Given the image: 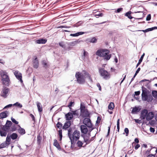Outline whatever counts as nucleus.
<instances>
[{"label": "nucleus", "instance_id": "33", "mask_svg": "<svg viewBox=\"0 0 157 157\" xmlns=\"http://www.w3.org/2000/svg\"><path fill=\"white\" fill-rule=\"evenodd\" d=\"M12 124V123L10 121L7 120L6 124V127H3L2 128H9Z\"/></svg>", "mask_w": 157, "mask_h": 157}, {"label": "nucleus", "instance_id": "5", "mask_svg": "<svg viewBox=\"0 0 157 157\" xmlns=\"http://www.w3.org/2000/svg\"><path fill=\"white\" fill-rule=\"evenodd\" d=\"M16 128H0V134L1 136H6L7 133L10 134L15 131Z\"/></svg>", "mask_w": 157, "mask_h": 157}, {"label": "nucleus", "instance_id": "47", "mask_svg": "<svg viewBox=\"0 0 157 157\" xmlns=\"http://www.w3.org/2000/svg\"><path fill=\"white\" fill-rule=\"evenodd\" d=\"M11 120L12 122L15 123V124H18V122L16 121L15 119L13 118V117H11Z\"/></svg>", "mask_w": 157, "mask_h": 157}, {"label": "nucleus", "instance_id": "63", "mask_svg": "<svg viewBox=\"0 0 157 157\" xmlns=\"http://www.w3.org/2000/svg\"><path fill=\"white\" fill-rule=\"evenodd\" d=\"M95 136H93V137H91L90 138V143L92 141H93L94 139H95Z\"/></svg>", "mask_w": 157, "mask_h": 157}, {"label": "nucleus", "instance_id": "15", "mask_svg": "<svg viewBox=\"0 0 157 157\" xmlns=\"http://www.w3.org/2000/svg\"><path fill=\"white\" fill-rule=\"evenodd\" d=\"M47 41V40L46 39L42 38L36 40L35 42L38 44H45Z\"/></svg>", "mask_w": 157, "mask_h": 157}, {"label": "nucleus", "instance_id": "29", "mask_svg": "<svg viewBox=\"0 0 157 157\" xmlns=\"http://www.w3.org/2000/svg\"><path fill=\"white\" fill-rule=\"evenodd\" d=\"M10 137L11 139L13 140H14L17 139L18 137V135L17 134L15 133H13L10 135Z\"/></svg>", "mask_w": 157, "mask_h": 157}, {"label": "nucleus", "instance_id": "40", "mask_svg": "<svg viewBox=\"0 0 157 157\" xmlns=\"http://www.w3.org/2000/svg\"><path fill=\"white\" fill-rule=\"evenodd\" d=\"M152 96L155 98H157V91L156 90H153L152 92Z\"/></svg>", "mask_w": 157, "mask_h": 157}, {"label": "nucleus", "instance_id": "16", "mask_svg": "<svg viewBox=\"0 0 157 157\" xmlns=\"http://www.w3.org/2000/svg\"><path fill=\"white\" fill-rule=\"evenodd\" d=\"M33 67L35 68H37L39 66V62L37 58L36 57L33 61Z\"/></svg>", "mask_w": 157, "mask_h": 157}, {"label": "nucleus", "instance_id": "34", "mask_svg": "<svg viewBox=\"0 0 157 157\" xmlns=\"http://www.w3.org/2000/svg\"><path fill=\"white\" fill-rule=\"evenodd\" d=\"M156 121L154 120H151L149 121V124L152 127L154 126L156 124Z\"/></svg>", "mask_w": 157, "mask_h": 157}, {"label": "nucleus", "instance_id": "12", "mask_svg": "<svg viewBox=\"0 0 157 157\" xmlns=\"http://www.w3.org/2000/svg\"><path fill=\"white\" fill-rule=\"evenodd\" d=\"M148 111L146 109L143 110L141 113L140 118L142 119H145L146 118Z\"/></svg>", "mask_w": 157, "mask_h": 157}, {"label": "nucleus", "instance_id": "55", "mask_svg": "<svg viewBox=\"0 0 157 157\" xmlns=\"http://www.w3.org/2000/svg\"><path fill=\"white\" fill-rule=\"evenodd\" d=\"M142 92H144L145 93H147L146 90L147 89L145 88L143 86H142Z\"/></svg>", "mask_w": 157, "mask_h": 157}, {"label": "nucleus", "instance_id": "31", "mask_svg": "<svg viewBox=\"0 0 157 157\" xmlns=\"http://www.w3.org/2000/svg\"><path fill=\"white\" fill-rule=\"evenodd\" d=\"M114 107V104L113 102H110L108 108L109 110H112Z\"/></svg>", "mask_w": 157, "mask_h": 157}, {"label": "nucleus", "instance_id": "21", "mask_svg": "<svg viewBox=\"0 0 157 157\" xmlns=\"http://www.w3.org/2000/svg\"><path fill=\"white\" fill-rule=\"evenodd\" d=\"M155 29H157V27L155 26L151 28L147 29L144 30H139L138 31H143L144 33H146Z\"/></svg>", "mask_w": 157, "mask_h": 157}, {"label": "nucleus", "instance_id": "51", "mask_svg": "<svg viewBox=\"0 0 157 157\" xmlns=\"http://www.w3.org/2000/svg\"><path fill=\"white\" fill-rule=\"evenodd\" d=\"M103 16V14L102 13H100L98 14H95L94 16L95 17L98 18L99 17H102Z\"/></svg>", "mask_w": 157, "mask_h": 157}, {"label": "nucleus", "instance_id": "46", "mask_svg": "<svg viewBox=\"0 0 157 157\" xmlns=\"http://www.w3.org/2000/svg\"><path fill=\"white\" fill-rule=\"evenodd\" d=\"M72 114L73 115H76L77 116H78L79 115V114L78 113L77 110H75V111H72Z\"/></svg>", "mask_w": 157, "mask_h": 157}, {"label": "nucleus", "instance_id": "13", "mask_svg": "<svg viewBox=\"0 0 157 157\" xmlns=\"http://www.w3.org/2000/svg\"><path fill=\"white\" fill-rule=\"evenodd\" d=\"M77 143H76V145L79 148H81L82 147H84L86 145L85 144L83 146L84 143V142L83 141H82L81 140H78L77 141H76Z\"/></svg>", "mask_w": 157, "mask_h": 157}, {"label": "nucleus", "instance_id": "56", "mask_svg": "<svg viewBox=\"0 0 157 157\" xmlns=\"http://www.w3.org/2000/svg\"><path fill=\"white\" fill-rule=\"evenodd\" d=\"M140 145L139 144H136L135 147V150L137 149L140 147Z\"/></svg>", "mask_w": 157, "mask_h": 157}, {"label": "nucleus", "instance_id": "7", "mask_svg": "<svg viewBox=\"0 0 157 157\" xmlns=\"http://www.w3.org/2000/svg\"><path fill=\"white\" fill-rule=\"evenodd\" d=\"M83 123L85 125H82L80 128H86V126L88 128H92V124L91 123L90 119L87 117L85 118L83 121Z\"/></svg>", "mask_w": 157, "mask_h": 157}, {"label": "nucleus", "instance_id": "6", "mask_svg": "<svg viewBox=\"0 0 157 157\" xmlns=\"http://www.w3.org/2000/svg\"><path fill=\"white\" fill-rule=\"evenodd\" d=\"M100 75L104 79H107L110 78V74L107 71L102 67L98 69Z\"/></svg>", "mask_w": 157, "mask_h": 157}, {"label": "nucleus", "instance_id": "30", "mask_svg": "<svg viewBox=\"0 0 157 157\" xmlns=\"http://www.w3.org/2000/svg\"><path fill=\"white\" fill-rule=\"evenodd\" d=\"M145 54L144 53L141 56L140 59L139 60V62L138 63H137L136 65V67H137L141 63V62H142L143 59L144 57V56Z\"/></svg>", "mask_w": 157, "mask_h": 157}, {"label": "nucleus", "instance_id": "3", "mask_svg": "<svg viewBox=\"0 0 157 157\" xmlns=\"http://www.w3.org/2000/svg\"><path fill=\"white\" fill-rule=\"evenodd\" d=\"M2 84L5 86H9L10 85V81L7 73L3 71L1 74Z\"/></svg>", "mask_w": 157, "mask_h": 157}, {"label": "nucleus", "instance_id": "60", "mask_svg": "<svg viewBox=\"0 0 157 157\" xmlns=\"http://www.w3.org/2000/svg\"><path fill=\"white\" fill-rule=\"evenodd\" d=\"M12 105H13L11 104L8 105H7L6 106H5L4 107V109L6 108H7L11 107L12 106Z\"/></svg>", "mask_w": 157, "mask_h": 157}, {"label": "nucleus", "instance_id": "49", "mask_svg": "<svg viewBox=\"0 0 157 157\" xmlns=\"http://www.w3.org/2000/svg\"><path fill=\"white\" fill-rule=\"evenodd\" d=\"M57 128H62L63 124L60 122H58L56 124Z\"/></svg>", "mask_w": 157, "mask_h": 157}, {"label": "nucleus", "instance_id": "44", "mask_svg": "<svg viewBox=\"0 0 157 157\" xmlns=\"http://www.w3.org/2000/svg\"><path fill=\"white\" fill-rule=\"evenodd\" d=\"M59 45L63 48H65V46L63 42L61 41L59 43Z\"/></svg>", "mask_w": 157, "mask_h": 157}, {"label": "nucleus", "instance_id": "38", "mask_svg": "<svg viewBox=\"0 0 157 157\" xmlns=\"http://www.w3.org/2000/svg\"><path fill=\"white\" fill-rule=\"evenodd\" d=\"M58 135L59 137V140H61L63 136L62 135V131L61 130H59L58 131Z\"/></svg>", "mask_w": 157, "mask_h": 157}, {"label": "nucleus", "instance_id": "53", "mask_svg": "<svg viewBox=\"0 0 157 157\" xmlns=\"http://www.w3.org/2000/svg\"><path fill=\"white\" fill-rule=\"evenodd\" d=\"M151 19V15L150 14H148L146 17V20L148 21L150 20Z\"/></svg>", "mask_w": 157, "mask_h": 157}, {"label": "nucleus", "instance_id": "37", "mask_svg": "<svg viewBox=\"0 0 157 157\" xmlns=\"http://www.w3.org/2000/svg\"><path fill=\"white\" fill-rule=\"evenodd\" d=\"M101 117L98 116L97 117V119L96 121L95 125L97 126L98 124H99L101 122Z\"/></svg>", "mask_w": 157, "mask_h": 157}, {"label": "nucleus", "instance_id": "25", "mask_svg": "<svg viewBox=\"0 0 157 157\" xmlns=\"http://www.w3.org/2000/svg\"><path fill=\"white\" fill-rule=\"evenodd\" d=\"M72 122L70 121H66L65 123L64 126L62 128H69Z\"/></svg>", "mask_w": 157, "mask_h": 157}, {"label": "nucleus", "instance_id": "41", "mask_svg": "<svg viewBox=\"0 0 157 157\" xmlns=\"http://www.w3.org/2000/svg\"><path fill=\"white\" fill-rule=\"evenodd\" d=\"M7 146V145L4 142L0 144V149L1 148H3Z\"/></svg>", "mask_w": 157, "mask_h": 157}, {"label": "nucleus", "instance_id": "20", "mask_svg": "<svg viewBox=\"0 0 157 157\" xmlns=\"http://www.w3.org/2000/svg\"><path fill=\"white\" fill-rule=\"evenodd\" d=\"M36 103L38 112L39 113H41L43 110L42 106L41 104L38 101H37Z\"/></svg>", "mask_w": 157, "mask_h": 157}, {"label": "nucleus", "instance_id": "8", "mask_svg": "<svg viewBox=\"0 0 157 157\" xmlns=\"http://www.w3.org/2000/svg\"><path fill=\"white\" fill-rule=\"evenodd\" d=\"M109 51L107 49L99 50L97 51L96 55L99 56L104 57L106 55L109 54Z\"/></svg>", "mask_w": 157, "mask_h": 157}, {"label": "nucleus", "instance_id": "18", "mask_svg": "<svg viewBox=\"0 0 157 157\" xmlns=\"http://www.w3.org/2000/svg\"><path fill=\"white\" fill-rule=\"evenodd\" d=\"M8 112L6 111L0 113V119H3L6 117H7V114Z\"/></svg>", "mask_w": 157, "mask_h": 157}, {"label": "nucleus", "instance_id": "22", "mask_svg": "<svg viewBox=\"0 0 157 157\" xmlns=\"http://www.w3.org/2000/svg\"><path fill=\"white\" fill-rule=\"evenodd\" d=\"M86 41L88 42L95 43L97 41V39L95 37L90 38L87 39Z\"/></svg>", "mask_w": 157, "mask_h": 157}, {"label": "nucleus", "instance_id": "50", "mask_svg": "<svg viewBox=\"0 0 157 157\" xmlns=\"http://www.w3.org/2000/svg\"><path fill=\"white\" fill-rule=\"evenodd\" d=\"M125 132L126 133V136H128L129 133V130L128 128H125L124 130Z\"/></svg>", "mask_w": 157, "mask_h": 157}, {"label": "nucleus", "instance_id": "35", "mask_svg": "<svg viewBox=\"0 0 157 157\" xmlns=\"http://www.w3.org/2000/svg\"><path fill=\"white\" fill-rule=\"evenodd\" d=\"M139 111V110L138 108L135 107L133 108L132 111V113L133 114H135Z\"/></svg>", "mask_w": 157, "mask_h": 157}, {"label": "nucleus", "instance_id": "11", "mask_svg": "<svg viewBox=\"0 0 157 157\" xmlns=\"http://www.w3.org/2000/svg\"><path fill=\"white\" fill-rule=\"evenodd\" d=\"M14 75L20 81L21 83H23L22 80V75L21 74L17 71H16L14 72Z\"/></svg>", "mask_w": 157, "mask_h": 157}, {"label": "nucleus", "instance_id": "54", "mask_svg": "<svg viewBox=\"0 0 157 157\" xmlns=\"http://www.w3.org/2000/svg\"><path fill=\"white\" fill-rule=\"evenodd\" d=\"M148 101H151L153 100V97L151 95H149L148 96Z\"/></svg>", "mask_w": 157, "mask_h": 157}, {"label": "nucleus", "instance_id": "39", "mask_svg": "<svg viewBox=\"0 0 157 157\" xmlns=\"http://www.w3.org/2000/svg\"><path fill=\"white\" fill-rule=\"evenodd\" d=\"M13 106H17L20 108H21L22 107V104L19 103L18 102H17L13 105Z\"/></svg>", "mask_w": 157, "mask_h": 157}, {"label": "nucleus", "instance_id": "42", "mask_svg": "<svg viewBox=\"0 0 157 157\" xmlns=\"http://www.w3.org/2000/svg\"><path fill=\"white\" fill-rule=\"evenodd\" d=\"M104 59H106V60H109L111 57V55L109 54L106 55L104 57Z\"/></svg>", "mask_w": 157, "mask_h": 157}, {"label": "nucleus", "instance_id": "64", "mask_svg": "<svg viewBox=\"0 0 157 157\" xmlns=\"http://www.w3.org/2000/svg\"><path fill=\"white\" fill-rule=\"evenodd\" d=\"M149 130L151 132H154L155 131V128H150Z\"/></svg>", "mask_w": 157, "mask_h": 157}, {"label": "nucleus", "instance_id": "26", "mask_svg": "<svg viewBox=\"0 0 157 157\" xmlns=\"http://www.w3.org/2000/svg\"><path fill=\"white\" fill-rule=\"evenodd\" d=\"M10 134H9V133L8 134L6 138V140L5 141V143L7 145H9L10 143V141L11 140V137L10 135Z\"/></svg>", "mask_w": 157, "mask_h": 157}, {"label": "nucleus", "instance_id": "14", "mask_svg": "<svg viewBox=\"0 0 157 157\" xmlns=\"http://www.w3.org/2000/svg\"><path fill=\"white\" fill-rule=\"evenodd\" d=\"M154 117V114L152 112L148 113L146 117V119L147 121H149L152 119Z\"/></svg>", "mask_w": 157, "mask_h": 157}, {"label": "nucleus", "instance_id": "62", "mask_svg": "<svg viewBox=\"0 0 157 157\" xmlns=\"http://www.w3.org/2000/svg\"><path fill=\"white\" fill-rule=\"evenodd\" d=\"M42 64L44 67H45L47 65V63L44 60L42 61Z\"/></svg>", "mask_w": 157, "mask_h": 157}, {"label": "nucleus", "instance_id": "59", "mask_svg": "<svg viewBox=\"0 0 157 157\" xmlns=\"http://www.w3.org/2000/svg\"><path fill=\"white\" fill-rule=\"evenodd\" d=\"M31 117L33 121L35 120V118L34 115L32 114H30L29 115Z\"/></svg>", "mask_w": 157, "mask_h": 157}, {"label": "nucleus", "instance_id": "27", "mask_svg": "<svg viewBox=\"0 0 157 157\" xmlns=\"http://www.w3.org/2000/svg\"><path fill=\"white\" fill-rule=\"evenodd\" d=\"M82 72H84V75L85 76H86L90 80V82H93V80L89 73L85 71H83Z\"/></svg>", "mask_w": 157, "mask_h": 157}, {"label": "nucleus", "instance_id": "61", "mask_svg": "<svg viewBox=\"0 0 157 157\" xmlns=\"http://www.w3.org/2000/svg\"><path fill=\"white\" fill-rule=\"evenodd\" d=\"M97 86L98 87V88H99V90L101 91V86L100 84L99 83H98L97 84Z\"/></svg>", "mask_w": 157, "mask_h": 157}, {"label": "nucleus", "instance_id": "48", "mask_svg": "<svg viewBox=\"0 0 157 157\" xmlns=\"http://www.w3.org/2000/svg\"><path fill=\"white\" fill-rule=\"evenodd\" d=\"M123 8H118L117 10L115 11V12L116 13H119L121 12L123 10Z\"/></svg>", "mask_w": 157, "mask_h": 157}, {"label": "nucleus", "instance_id": "17", "mask_svg": "<svg viewBox=\"0 0 157 157\" xmlns=\"http://www.w3.org/2000/svg\"><path fill=\"white\" fill-rule=\"evenodd\" d=\"M65 117L66 120L70 121L72 119L73 115L71 113L69 112L65 115Z\"/></svg>", "mask_w": 157, "mask_h": 157}, {"label": "nucleus", "instance_id": "23", "mask_svg": "<svg viewBox=\"0 0 157 157\" xmlns=\"http://www.w3.org/2000/svg\"><path fill=\"white\" fill-rule=\"evenodd\" d=\"M53 145L55 146L58 150H61V147L57 140L56 139H55L54 140Z\"/></svg>", "mask_w": 157, "mask_h": 157}, {"label": "nucleus", "instance_id": "2", "mask_svg": "<svg viewBox=\"0 0 157 157\" xmlns=\"http://www.w3.org/2000/svg\"><path fill=\"white\" fill-rule=\"evenodd\" d=\"M80 109V113L79 118H83L90 117V113L83 103H81Z\"/></svg>", "mask_w": 157, "mask_h": 157}, {"label": "nucleus", "instance_id": "43", "mask_svg": "<svg viewBox=\"0 0 157 157\" xmlns=\"http://www.w3.org/2000/svg\"><path fill=\"white\" fill-rule=\"evenodd\" d=\"M88 53L85 50H84V52L83 55L82 56V57L83 59H84L85 58V57L88 56Z\"/></svg>", "mask_w": 157, "mask_h": 157}, {"label": "nucleus", "instance_id": "58", "mask_svg": "<svg viewBox=\"0 0 157 157\" xmlns=\"http://www.w3.org/2000/svg\"><path fill=\"white\" fill-rule=\"evenodd\" d=\"M140 94V91H135V95L136 96H138V95H139Z\"/></svg>", "mask_w": 157, "mask_h": 157}, {"label": "nucleus", "instance_id": "19", "mask_svg": "<svg viewBox=\"0 0 157 157\" xmlns=\"http://www.w3.org/2000/svg\"><path fill=\"white\" fill-rule=\"evenodd\" d=\"M94 128H91L90 130H89V131L88 130V128H81V132L82 133V134L86 135L87 134L88 132L90 131H91L94 129Z\"/></svg>", "mask_w": 157, "mask_h": 157}, {"label": "nucleus", "instance_id": "28", "mask_svg": "<svg viewBox=\"0 0 157 157\" xmlns=\"http://www.w3.org/2000/svg\"><path fill=\"white\" fill-rule=\"evenodd\" d=\"M85 33L84 32H79L74 34H71L70 36H77Z\"/></svg>", "mask_w": 157, "mask_h": 157}, {"label": "nucleus", "instance_id": "36", "mask_svg": "<svg viewBox=\"0 0 157 157\" xmlns=\"http://www.w3.org/2000/svg\"><path fill=\"white\" fill-rule=\"evenodd\" d=\"M131 13V11L128 12L125 14V16L127 17L129 19H132L133 18V17H132L130 15Z\"/></svg>", "mask_w": 157, "mask_h": 157}, {"label": "nucleus", "instance_id": "4", "mask_svg": "<svg viewBox=\"0 0 157 157\" xmlns=\"http://www.w3.org/2000/svg\"><path fill=\"white\" fill-rule=\"evenodd\" d=\"M80 73L79 72H77L76 73L75 76L77 79V82L80 84H83L85 82V78L84 74Z\"/></svg>", "mask_w": 157, "mask_h": 157}, {"label": "nucleus", "instance_id": "1", "mask_svg": "<svg viewBox=\"0 0 157 157\" xmlns=\"http://www.w3.org/2000/svg\"><path fill=\"white\" fill-rule=\"evenodd\" d=\"M68 135L71 140V144L76 143L79 140L80 137V132L79 131L75 130L72 132V128H69L68 130Z\"/></svg>", "mask_w": 157, "mask_h": 157}, {"label": "nucleus", "instance_id": "52", "mask_svg": "<svg viewBox=\"0 0 157 157\" xmlns=\"http://www.w3.org/2000/svg\"><path fill=\"white\" fill-rule=\"evenodd\" d=\"M74 103V102L71 101L67 105V107H69L70 109H71V107L72 106V104Z\"/></svg>", "mask_w": 157, "mask_h": 157}, {"label": "nucleus", "instance_id": "57", "mask_svg": "<svg viewBox=\"0 0 157 157\" xmlns=\"http://www.w3.org/2000/svg\"><path fill=\"white\" fill-rule=\"evenodd\" d=\"M117 128H120V119L117 120Z\"/></svg>", "mask_w": 157, "mask_h": 157}, {"label": "nucleus", "instance_id": "10", "mask_svg": "<svg viewBox=\"0 0 157 157\" xmlns=\"http://www.w3.org/2000/svg\"><path fill=\"white\" fill-rule=\"evenodd\" d=\"M10 92V89L4 86L3 87L1 93V96L4 98H6L9 95Z\"/></svg>", "mask_w": 157, "mask_h": 157}, {"label": "nucleus", "instance_id": "24", "mask_svg": "<svg viewBox=\"0 0 157 157\" xmlns=\"http://www.w3.org/2000/svg\"><path fill=\"white\" fill-rule=\"evenodd\" d=\"M148 96L147 93H145L143 91L142 94V99L143 101H146L148 99Z\"/></svg>", "mask_w": 157, "mask_h": 157}, {"label": "nucleus", "instance_id": "9", "mask_svg": "<svg viewBox=\"0 0 157 157\" xmlns=\"http://www.w3.org/2000/svg\"><path fill=\"white\" fill-rule=\"evenodd\" d=\"M91 131H90L86 135L82 134L81 135V136L84 139V142L86 143L85 145H87L90 143V135Z\"/></svg>", "mask_w": 157, "mask_h": 157}, {"label": "nucleus", "instance_id": "45", "mask_svg": "<svg viewBox=\"0 0 157 157\" xmlns=\"http://www.w3.org/2000/svg\"><path fill=\"white\" fill-rule=\"evenodd\" d=\"M83 23L82 21H79L75 25V26L78 27L81 25Z\"/></svg>", "mask_w": 157, "mask_h": 157}, {"label": "nucleus", "instance_id": "32", "mask_svg": "<svg viewBox=\"0 0 157 157\" xmlns=\"http://www.w3.org/2000/svg\"><path fill=\"white\" fill-rule=\"evenodd\" d=\"M18 132L21 135L25 134V130L23 128H19L18 130Z\"/></svg>", "mask_w": 157, "mask_h": 157}]
</instances>
